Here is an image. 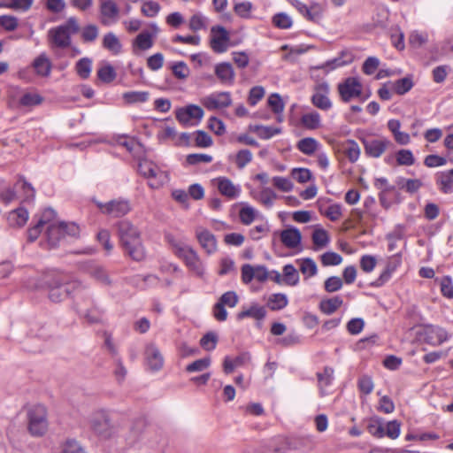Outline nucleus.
Returning <instances> with one entry per match:
<instances>
[{
  "instance_id": "f257e3e1",
  "label": "nucleus",
  "mask_w": 453,
  "mask_h": 453,
  "mask_svg": "<svg viewBox=\"0 0 453 453\" xmlns=\"http://www.w3.org/2000/svg\"><path fill=\"white\" fill-rule=\"evenodd\" d=\"M36 288L48 292L51 302L60 303L72 296L74 302L84 297L88 305L93 301L88 288L73 276L57 270L43 273L37 280Z\"/></svg>"
},
{
  "instance_id": "f03ea898",
  "label": "nucleus",
  "mask_w": 453,
  "mask_h": 453,
  "mask_svg": "<svg viewBox=\"0 0 453 453\" xmlns=\"http://www.w3.org/2000/svg\"><path fill=\"white\" fill-rule=\"evenodd\" d=\"M116 228L119 244L125 255L136 262L144 260L146 250L139 228L127 219L117 222Z\"/></svg>"
},
{
  "instance_id": "7ed1b4c3",
  "label": "nucleus",
  "mask_w": 453,
  "mask_h": 453,
  "mask_svg": "<svg viewBox=\"0 0 453 453\" xmlns=\"http://www.w3.org/2000/svg\"><path fill=\"white\" fill-rule=\"evenodd\" d=\"M80 31L75 17H70L65 23L52 27L48 31V42L51 49H66L71 45V35Z\"/></svg>"
},
{
  "instance_id": "20e7f679",
  "label": "nucleus",
  "mask_w": 453,
  "mask_h": 453,
  "mask_svg": "<svg viewBox=\"0 0 453 453\" xmlns=\"http://www.w3.org/2000/svg\"><path fill=\"white\" fill-rule=\"evenodd\" d=\"M88 426L92 433L101 440L111 439L116 434V427L105 410L94 411L88 417Z\"/></svg>"
},
{
  "instance_id": "39448f33",
  "label": "nucleus",
  "mask_w": 453,
  "mask_h": 453,
  "mask_svg": "<svg viewBox=\"0 0 453 453\" xmlns=\"http://www.w3.org/2000/svg\"><path fill=\"white\" fill-rule=\"evenodd\" d=\"M79 233L80 228L75 223L50 224L46 232L47 243L50 249L56 248L65 240L66 236L77 237Z\"/></svg>"
},
{
  "instance_id": "423d86ee",
  "label": "nucleus",
  "mask_w": 453,
  "mask_h": 453,
  "mask_svg": "<svg viewBox=\"0 0 453 453\" xmlns=\"http://www.w3.org/2000/svg\"><path fill=\"white\" fill-rule=\"evenodd\" d=\"M176 254L180 257L188 270L196 277L203 278L205 267L197 252L189 246H178Z\"/></svg>"
},
{
  "instance_id": "0eeeda50",
  "label": "nucleus",
  "mask_w": 453,
  "mask_h": 453,
  "mask_svg": "<svg viewBox=\"0 0 453 453\" xmlns=\"http://www.w3.org/2000/svg\"><path fill=\"white\" fill-rule=\"evenodd\" d=\"M46 409L42 405H35L28 411V429L35 436L42 435L47 430Z\"/></svg>"
},
{
  "instance_id": "6e6552de",
  "label": "nucleus",
  "mask_w": 453,
  "mask_h": 453,
  "mask_svg": "<svg viewBox=\"0 0 453 453\" xmlns=\"http://www.w3.org/2000/svg\"><path fill=\"white\" fill-rule=\"evenodd\" d=\"M96 206L103 214L112 218H120L127 215L131 211V204L126 199H113L107 203L96 201Z\"/></svg>"
},
{
  "instance_id": "1a4fd4ad",
  "label": "nucleus",
  "mask_w": 453,
  "mask_h": 453,
  "mask_svg": "<svg viewBox=\"0 0 453 453\" xmlns=\"http://www.w3.org/2000/svg\"><path fill=\"white\" fill-rule=\"evenodd\" d=\"M99 21L104 27L116 24L119 19L120 10L112 0H99Z\"/></svg>"
},
{
  "instance_id": "9d476101",
  "label": "nucleus",
  "mask_w": 453,
  "mask_h": 453,
  "mask_svg": "<svg viewBox=\"0 0 453 453\" xmlns=\"http://www.w3.org/2000/svg\"><path fill=\"white\" fill-rule=\"evenodd\" d=\"M203 110L196 104H188L179 108L175 112L176 119L183 126H196L203 119Z\"/></svg>"
},
{
  "instance_id": "9b49d317",
  "label": "nucleus",
  "mask_w": 453,
  "mask_h": 453,
  "mask_svg": "<svg viewBox=\"0 0 453 453\" xmlns=\"http://www.w3.org/2000/svg\"><path fill=\"white\" fill-rule=\"evenodd\" d=\"M365 152L371 157H380L390 146L392 142L385 137L362 139Z\"/></svg>"
},
{
  "instance_id": "f8f14e48",
  "label": "nucleus",
  "mask_w": 453,
  "mask_h": 453,
  "mask_svg": "<svg viewBox=\"0 0 453 453\" xmlns=\"http://www.w3.org/2000/svg\"><path fill=\"white\" fill-rule=\"evenodd\" d=\"M229 35L222 26H214L211 28L210 46L216 53H223L227 50Z\"/></svg>"
},
{
  "instance_id": "ddd939ff",
  "label": "nucleus",
  "mask_w": 453,
  "mask_h": 453,
  "mask_svg": "<svg viewBox=\"0 0 453 453\" xmlns=\"http://www.w3.org/2000/svg\"><path fill=\"white\" fill-rule=\"evenodd\" d=\"M338 90L342 101L349 102L361 95L362 85L357 78L349 77L338 85Z\"/></svg>"
},
{
  "instance_id": "4468645a",
  "label": "nucleus",
  "mask_w": 453,
  "mask_h": 453,
  "mask_svg": "<svg viewBox=\"0 0 453 453\" xmlns=\"http://www.w3.org/2000/svg\"><path fill=\"white\" fill-rule=\"evenodd\" d=\"M201 102L207 110L213 111L230 106L232 98L229 92H217L203 97Z\"/></svg>"
},
{
  "instance_id": "2eb2a0df",
  "label": "nucleus",
  "mask_w": 453,
  "mask_h": 453,
  "mask_svg": "<svg viewBox=\"0 0 453 453\" xmlns=\"http://www.w3.org/2000/svg\"><path fill=\"white\" fill-rule=\"evenodd\" d=\"M145 359L146 365L151 372H157L161 370L164 365V357L158 348L153 343L146 347Z\"/></svg>"
},
{
  "instance_id": "dca6fc26",
  "label": "nucleus",
  "mask_w": 453,
  "mask_h": 453,
  "mask_svg": "<svg viewBox=\"0 0 453 453\" xmlns=\"http://www.w3.org/2000/svg\"><path fill=\"white\" fill-rule=\"evenodd\" d=\"M329 87L326 82H320L315 88L313 94V105L318 108L327 111L332 107V102L328 97Z\"/></svg>"
},
{
  "instance_id": "f3484780",
  "label": "nucleus",
  "mask_w": 453,
  "mask_h": 453,
  "mask_svg": "<svg viewBox=\"0 0 453 453\" xmlns=\"http://www.w3.org/2000/svg\"><path fill=\"white\" fill-rule=\"evenodd\" d=\"M334 371L330 366H325L322 371L317 372L318 388L320 396H326L329 394L328 388L334 380Z\"/></svg>"
},
{
  "instance_id": "a211bd4d",
  "label": "nucleus",
  "mask_w": 453,
  "mask_h": 453,
  "mask_svg": "<svg viewBox=\"0 0 453 453\" xmlns=\"http://www.w3.org/2000/svg\"><path fill=\"white\" fill-rule=\"evenodd\" d=\"M196 235L201 247L207 252V254L210 255L216 251L217 241L214 234L210 231L198 227L196 230Z\"/></svg>"
},
{
  "instance_id": "6ab92c4d",
  "label": "nucleus",
  "mask_w": 453,
  "mask_h": 453,
  "mask_svg": "<svg viewBox=\"0 0 453 453\" xmlns=\"http://www.w3.org/2000/svg\"><path fill=\"white\" fill-rule=\"evenodd\" d=\"M424 334L425 341L432 345H440L448 340V333L440 326H426Z\"/></svg>"
},
{
  "instance_id": "aec40b11",
  "label": "nucleus",
  "mask_w": 453,
  "mask_h": 453,
  "mask_svg": "<svg viewBox=\"0 0 453 453\" xmlns=\"http://www.w3.org/2000/svg\"><path fill=\"white\" fill-rule=\"evenodd\" d=\"M215 181L217 188L222 196H225L229 199H234L240 195V187L234 185L228 178L219 177L216 179Z\"/></svg>"
},
{
  "instance_id": "412c9836",
  "label": "nucleus",
  "mask_w": 453,
  "mask_h": 453,
  "mask_svg": "<svg viewBox=\"0 0 453 453\" xmlns=\"http://www.w3.org/2000/svg\"><path fill=\"white\" fill-rule=\"evenodd\" d=\"M351 62L352 56L349 53L342 52V55L338 58L327 60L326 62L320 65H313V70L323 69L326 71V73H328L337 67L346 65Z\"/></svg>"
},
{
  "instance_id": "4be33fe9",
  "label": "nucleus",
  "mask_w": 453,
  "mask_h": 453,
  "mask_svg": "<svg viewBox=\"0 0 453 453\" xmlns=\"http://www.w3.org/2000/svg\"><path fill=\"white\" fill-rule=\"evenodd\" d=\"M435 181L439 190L443 194L453 193V168L437 173Z\"/></svg>"
},
{
  "instance_id": "5701e85b",
  "label": "nucleus",
  "mask_w": 453,
  "mask_h": 453,
  "mask_svg": "<svg viewBox=\"0 0 453 453\" xmlns=\"http://www.w3.org/2000/svg\"><path fill=\"white\" fill-rule=\"evenodd\" d=\"M35 73L40 77H49L52 63L45 53H41L32 63Z\"/></svg>"
},
{
  "instance_id": "b1692460",
  "label": "nucleus",
  "mask_w": 453,
  "mask_h": 453,
  "mask_svg": "<svg viewBox=\"0 0 453 453\" xmlns=\"http://www.w3.org/2000/svg\"><path fill=\"white\" fill-rule=\"evenodd\" d=\"M215 74L223 84L232 85L235 73L230 63L223 62L215 66Z\"/></svg>"
},
{
  "instance_id": "393cba45",
  "label": "nucleus",
  "mask_w": 453,
  "mask_h": 453,
  "mask_svg": "<svg viewBox=\"0 0 453 453\" xmlns=\"http://www.w3.org/2000/svg\"><path fill=\"white\" fill-rule=\"evenodd\" d=\"M301 239L300 231L294 227L287 228L280 233V241L288 249L297 248Z\"/></svg>"
},
{
  "instance_id": "a878e982",
  "label": "nucleus",
  "mask_w": 453,
  "mask_h": 453,
  "mask_svg": "<svg viewBox=\"0 0 453 453\" xmlns=\"http://www.w3.org/2000/svg\"><path fill=\"white\" fill-rule=\"evenodd\" d=\"M28 220V211L20 207L9 212L8 223L12 227H22Z\"/></svg>"
},
{
  "instance_id": "bb28decb",
  "label": "nucleus",
  "mask_w": 453,
  "mask_h": 453,
  "mask_svg": "<svg viewBox=\"0 0 453 453\" xmlns=\"http://www.w3.org/2000/svg\"><path fill=\"white\" fill-rule=\"evenodd\" d=\"M102 45L104 49L108 50L114 55L120 53L122 49V45L119 39L112 32H109L104 35Z\"/></svg>"
},
{
  "instance_id": "cd10ccee",
  "label": "nucleus",
  "mask_w": 453,
  "mask_h": 453,
  "mask_svg": "<svg viewBox=\"0 0 453 453\" xmlns=\"http://www.w3.org/2000/svg\"><path fill=\"white\" fill-rule=\"evenodd\" d=\"M153 35L148 31L140 33L133 42L134 50H147L153 46Z\"/></svg>"
},
{
  "instance_id": "c85d7f7f",
  "label": "nucleus",
  "mask_w": 453,
  "mask_h": 453,
  "mask_svg": "<svg viewBox=\"0 0 453 453\" xmlns=\"http://www.w3.org/2000/svg\"><path fill=\"white\" fill-rule=\"evenodd\" d=\"M150 93L147 91H127L123 93L122 98L127 104L145 103L149 100Z\"/></svg>"
},
{
  "instance_id": "c756f323",
  "label": "nucleus",
  "mask_w": 453,
  "mask_h": 453,
  "mask_svg": "<svg viewBox=\"0 0 453 453\" xmlns=\"http://www.w3.org/2000/svg\"><path fill=\"white\" fill-rule=\"evenodd\" d=\"M343 301L340 296L323 299L319 303L320 311L325 314H332L342 304Z\"/></svg>"
},
{
  "instance_id": "7c9ffc66",
  "label": "nucleus",
  "mask_w": 453,
  "mask_h": 453,
  "mask_svg": "<svg viewBox=\"0 0 453 453\" xmlns=\"http://www.w3.org/2000/svg\"><path fill=\"white\" fill-rule=\"evenodd\" d=\"M343 153L351 163H355L360 156V148L354 140H347L342 145Z\"/></svg>"
},
{
  "instance_id": "2f4dec72",
  "label": "nucleus",
  "mask_w": 453,
  "mask_h": 453,
  "mask_svg": "<svg viewBox=\"0 0 453 453\" xmlns=\"http://www.w3.org/2000/svg\"><path fill=\"white\" fill-rule=\"evenodd\" d=\"M266 311L263 306L257 304L251 305L249 309L240 311L237 314L238 319H243L244 318L250 317L256 319H262L265 317Z\"/></svg>"
},
{
  "instance_id": "473e14b6",
  "label": "nucleus",
  "mask_w": 453,
  "mask_h": 453,
  "mask_svg": "<svg viewBox=\"0 0 453 453\" xmlns=\"http://www.w3.org/2000/svg\"><path fill=\"white\" fill-rule=\"evenodd\" d=\"M329 243V235L326 230L319 226H313V250L325 248Z\"/></svg>"
},
{
  "instance_id": "72a5a7b5",
  "label": "nucleus",
  "mask_w": 453,
  "mask_h": 453,
  "mask_svg": "<svg viewBox=\"0 0 453 453\" xmlns=\"http://www.w3.org/2000/svg\"><path fill=\"white\" fill-rule=\"evenodd\" d=\"M250 129L254 131L259 138L267 140L272 138L273 135L278 134L281 132V129L274 127H265L257 125L255 127H250Z\"/></svg>"
},
{
  "instance_id": "f704fd0d",
  "label": "nucleus",
  "mask_w": 453,
  "mask_h": 453,
  "mask_svg": "<svg viewBox=\"0 0 453 453\" xmlns=\"http://www.w3.org/2000/svg\"><path fill=\"white\" fill-rule=\"evenodd\" d=\"M288 305V297L284 294H273L269 296L267 306L272 311H278L285 308Z\"/></svg>"
},
{
  "instance_id": "c9c22d12",
  "label": "nucleus",
  "mask_w": 453,
  "mask_h": 453,
  "mask_svg": "<svg viewBox=\"0 0 453 453\" xmlns=\"http://www.w3.org/2000/svg\"><path fill=\"white\" fill-rule=\"evenodd\" d=\"M257 211L250 205L245 203L239 211V218L243 225H250L256 219Z\"/></svg>"
},
{
  "instance_id": "e433bc0d",
  "label": "nucleus",
  "mask_w": 453,
  "mask_h": 453,
  "mask_svg": "<svg viewBox=\"0 0 453 453\" xmlns=\"http://www.w3.org/2000/svg\"><path fill=\"white\" fill-rule=\"evenodd\" d=\"M246 359V355H240L234 359L226 357L223 363L224 372L226 374L232 373L236 367L242 365Z\"/></svg>"
},
{
  "instance_id": "4c0bfd02",
  "label": "nucleus",
  "mask_w": 453,
  "mask_h": 453,
  "mask_svg": "<svg viewBox=\"0 0 453 453\" xmlns=\"http://www.w3.org/2000/svg\"><path fill=\"white\" fill-rule=\"evenodd\" d=\"M92 69V61L88 58H81L75 65V70L81 79H88Z\"/></svg>"
},
{
  "instance_id": "58836bf2",
  "label": "nucleus",
  "mask_w": 453,
  "mask_h": 453,
  "mask_svg": "<svg viewBox=\"0 0 453 453\" xmlns=\"http://www.w3.org/2000/svg\"><path fill=\"white\" fill-rule=\"evenodd\" d=\"M413 85L411 77L407 76L395 81L393 84V88L397 95L402 96L410 91Z\"/></svg>"
},
{
  "instance_id": "ea45409f",
  "label": "nucleus",
  "mask_w": 453,
  "mask_h": 453,
  "mask_svg": "<svg viewBox=\"0 0 453 453\" xmlns=\"http://www.w3.org/2000/svg\"><path fill=\"white\" fill-rule=\"evenodd\" d=\"M89 275L103 285H110L111 283L110 277L102 266L96 265L89 270Z\"/></svg>"
},
{
  "instance_id": "a19ab883",
  "label": "nucleus",
  "mask_w": 453,
  "mask_h": 453,
  "mask_svg": "<svg viewBox=\"0 0 453 453\" xmlns=\"http://www.w3.org/2000/svg\"><path fill=\"white\" fill-rule=\"evenodd\" d=\"M138 171L142 175L149 179H157L158 175L157 167L152 162L149 161L141 162L138 165Z\"/></svg>"
},
{
  "instance_id": "79ce46f5",
  "label": "nucleus",
  "mask_w": 453,
  "mask_h": 453,
  "mask_svg": "<svg viewBox=\"0 0 453 453\" xmlns=\"http://www.w3.org/2000/svg\"><path fill=\"white\" fill-rule=\"evenodd\" d=\"M117 76V73L114 70V68L111 65H104V66L100 67L97 71V77L98 79L104 82V83H110L115 80Z\"/></svg>"
},
{
  "instance_id": "37998d69",
  "label": "nucleus",
  "mask_w": 453,
  "mask_h": 453,
  "mask_svg": "<svg viewBox=\"0 0 453 453\" xmlns=\"http://www.w3.org/2000/svg\"><path fill=\"white\" fill-rule=\"evenodd\" d=\"M299 275L296 269L292 265H286L283 267V281L289 286H294L298 282Z\"/></svg>"
},
{
  "instance_id": "c03bdc74",
  "label": "nucleus",
  "mask_w": 453,
  "mask_h": 453,
  "mask_svg": "<svg viewBox=\"0 0 453 453\" xmlns=\"http://www.w3.org/2000/svg\"><path fill=\"white\" fill-rule=\"evenodd\" d=\"M277 195L270 188H265L257 195V199L265 207L270 208L273 204V201L276 199Z\"/></svg>"
},
{
  "instance_id": "a18cd8bd",
  "label": "nucleus",
  "mask_w": 453,
  "mask_h": 453,
  "mask_svg": "<svg viewBox=\"0 0 453 453\" xmlns=\"http://www.w3.org/2000/svg\"><path fill=\"white\" fill-rule=\"evenodd\" d=\"M99 35V29L96 25L89 24L85 26L81 30V39L84 42H93Z\"/></svg>"
},
{
  "instance_id": "49530a36",
  "label": "nucleus",
  "mask_w": 453,
  "mask_h": 453,
  "mask_svg": "<svg viewBox=\"0 0 453 453\" xmlns=\"http://www.w3.org/2000/svg\"><path fill=\"white\" fill-rule=\"evenodd\" d=\"M320 262L323 266L338 265L342 262V257L334 251H327L320 256Z\"/></svg>"
},
{
  "instance_id": "de8ad7c7",
  "label": "nucleus",
  "mask_w": 453,
  "mask_h": 453,
  "mask_svg": "<svg viewBox=\"0 0 453 453\" xmlns=\"http://www.w3.org/2000/svg\"><path fill=\"white\" fill-rule=\"evenodd\" d=\"M397 165L410 166L415 163V158L410 150H400L395 154Z\"/></svg>"
},
{
  "instance_id": "09e8293b",
  "label": "nucleus",
  "mask_w": 453,
  "mask_h": 453,
  "mask_svg": "<svg viewBox=\"0 0 453 453\" xmlns=\"http://www.w3.org/2000/svg\"><path fill=\"white\" fill-rule=\"evenodd\" d=\"M218 342V335L214 332L206 333L200 340L201 347L208 351L213 350Z\"/></svg>"
},
{
  "instance_id": "8fccbe9b",
  "label": "nucleus",
  "mask_w": 453,
  "mask_h": 453,
  "mask_svg": "<svg viewBox=\"0 0 453 453\" xmlns=\"http://www.w3.org/2000/svg\"><path fill=\"white\" fill-rule=\"evenodd\" d=\"M160 5L154 1H145L141 8L142 13L149 18L157 16L160 11Z\"/></svg>"
},
{
  "instance_id": "3c124183",
  "label": "nucleus",
  "mask_w": 453,
  "mask_h": 453,
  "mask_svg": "<svg viewBox=\"0 0 453 453\" xmlns=\"http://www.w3.org/2000/svg\"><path fill=\"white\" fill-rule=\"evenodd\" d=\"M273 23L280 29H288L292 26V19L288 14L280 12L273 17Z\"/></svg>"
},
{
  "instance_id": "603ef678",
  "label": "nucleus",
  "mask_w": 453,
  "mask_h": 453,
  "mask_svg": "<svg viewBox=\"0 0 453 453\" xmlns=\"http://www.w3.org/2000/svg\"><path fill=\"white\" fill-rule=\"evenodd\" d=\"M207 25V19L201 13L194 14L189 19V28L196 32L201 29H205Z\"/></svg>"
},
{
  "instance_id": "864d4df0",
  "label": "nucleus",
  "mask_w": 453,
  "mask_h": 453,
  "mask_svg": "<svg viewBox=\"0 0 453 453\" xmlns=\"http://www.w3.org/2000/svg\"><path fill=\"white\" fill-rule=\"evenodd\" d=\"M173 75L180 80H185L188 77L190 71L187 64L183 61L175 63L172 66Z\"/></svg>"
},
{
  "instance_id": "5fc2aeb1",
  "label": "nucleus",
  "mask_w": 453,
  "mask_h": 453,
  "mask_svg": "<svg viewBox=\"0 0 453 453\" xmlns=\"http://www.w3.org/2000/svg\"><path fill=\"white\" fill-rule=\"evenodd\" d=\"M211 365V359L210 357H204L201 359H197L194 361L193 363L189 364L186 367V371L188 372H202L205 369H207Z\"/></svg>"
},
{
  "instance_id": "6e6d98bb",
  "label": "nucleus",
  "mask_w": 453,
  "mask_h": 453,
  "mask_svg": "<svg viewBox=\"0 0 453 453\" xmlns=\"http://www.w3.org/2000/svg\"><path fill=\"white\" fill-rule=\"evenodd\" d=\"M61 453H88L81 444L73 439H68L63 446Z\"/></svg>"
},
{
  "instance_id": "4d7b16f0",
  "label": "nucleus",
  "mask_w": 453,
  "mask_h": 453,
  "mask_svg": "<svg viewBox=\"0 0 453 453\" xmlns=\"http://www.w3.org/2000/svg\"><path fill=\"white\" fill-rule=\"evenodd\" d=\"M43 98L35 93H26L20 99L19 103L23 106H35L38 105L42 102Z\"/></svg>"
},
{
  "instance_id": "13d9d810",
  "label": "nucleus",
  "mask_w": 453,
  "mask_h": 453,
  "mask_svg": "<svg viewBox=\"0 0 453 453\" xmlns=\"http://www.w3.org/2000/svg\"><path fill=\"white\" fill-rule=\"evenodd\" d=\"M291 176L298 182L304 183L311 178V173L307 168H294L291 171Z\"/></svg>"
},
{
  "instance_id": "bf43d9fd",
  "label": "nucleus",
  "mask_w": 453,
  "mask_h": 453,
  "mask_svg": "<svg viewBox=\"0 0 453 453\" xmlns=\"http://www.w3.org/2000/svg\"><path fill=\"white\" fill-rule=\"evenodd\" d=\"M238 299V296L234 291H227L220 296L219 303L224 306L233 308L237 304Z\"/></svg>"
},
{
  "instance_id": "052dcab7",
  "label": "nucleus",
  "mask_w": 453,
  "mask_h": 453,
  "mask_svg": "<svg viewBox=\"0 0 453 453\" xmlns=\"http://www.w3.org/2000/svg\"><path fill=\"white\" fill-rule=\"evenodd\" d=\"M268 104L272 111L276 113H281L284 110V104L281 97L278 94H272L268 98Z\"/></svg>"
},
{
  "instance_id": "680f3d73",
  "label": "nucleus",
  "mask_w": 453,
  "mask_h": 453,
  "mask_svg": "<svg viewBox=\"0 0 453 453\" xmlns=\"http://www.w3.org/2000/svg\"><path fill=\"white\" fill-rule=\"evenodd\" d=\"M273 183L275 188L283 192H289L293 188V183L291 180L284 177H273Z\"/></svg>"
},
{
  "instance_id": "e2e57ef3",
  "label": "nucleus",
  "mask_w": 453,
  "mask_h": 453,
  "mask_svg": "<svg viewBox=\"0 0 453 453\" xmlns=\"http://www.w3.org/2000/svg\"><path fill=\"white\" fill-rule=\"evenodd\" d=\"M46 9L52 13H59L65 9V0H44Z\"/></svg>"
},
{
  "instance_id": "0e129e2a",
  "label": "nucleus",
  "mask_w": 453,
  "mask_h": 453,
  "mask_svg": "<svg viewBox=\"0 0 453 453\" xmlns=\"http://www.w3.org/2000/svg\"><path fill=\"white\" fill-rule=\"evenodd\" d=\"M265 96V89L263 87H253L249 94L248 102L251 106L256 105Z\"/></svg>"
},
{
  "instance_id": "69168bd1",
  "label": "nucleus",
  "mask_w": 453,
  "mask_h": 453,
  "mask_svg": "<svg viewBox=\"0 0 453 453\" xmlns=\"http://www.w3.org/2000/svg\"><path fill=\"white\" fill-rule=\"evenodd\" d=\"M0 26L7 31H13L18 27V19L12 15L0 16Z\"/></svg>"
},
{
  "instance_id": "338daca9",
  "label": "nucleus",
  "mask_w": 453,
  "mask_h": 453,
  "mask_svg": "<svg viewBox=\"0 0 453 453\" xmlns=\"http://www.w3.org/2000/svg\"><path fill=\"white\" fill-rule=\"evenodd\" d=\"M342 287V280L340 277L331 276L325 281V289L326 292L332 293L338 291Z\"/></svg>"
},
{
  "instance_id": "774afa93",
  "label": "nucleus",
  "mask_w": 453,
  "mask_h": 453,
  "mask_svg": "<svg viewBox=\"0 0 453 453\" xmlns=\"http://www.w3.org/2000/svg\"><path fill=\"white\" fill-rule=\"evenodd\" d=\"M441 291L443 296L453 298V284L450 277L445 276L441 280Z\"/></svg>"
}]
</instances>
